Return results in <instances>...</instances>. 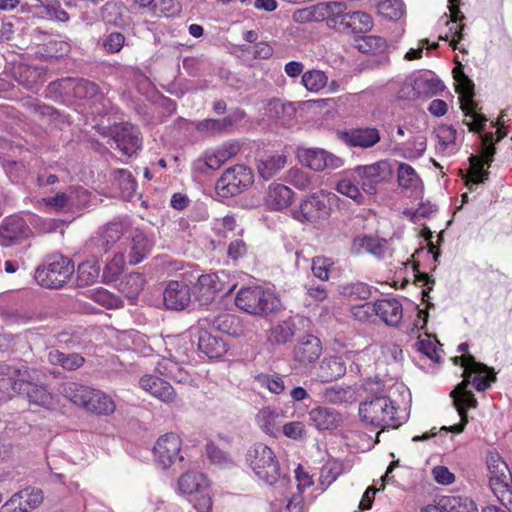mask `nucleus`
<instances>
[{
    "label": "nucleus",
    "instance_id": "obj_1",
    "mask_svg": "<svg viewBox=\"0 0 512 512\" xmlns=\"http://www.w3.org/2000/svg\"><path fill=\"white\" fill-rule=\"evenodd\" d=\"M396 415L397 408L387 396H377L359 405V416L362 422L375 428H397L401 422Z\"/></svg>",
    "mask_w": 512,
    "mask_h": 512
},
{
    "label": "nucleus",
    "instance_id": "obj_2",
    "mask_svg": "<svg viewBox=\"0 0 512 512\" xmlns=\"http://www.w3.org/2000/svg\"><path fill=\"white\" fill-rule=\"evenodd\" d=\"M235 305L248 314L266 316L277 309L279 300L273 292L263 287L249 286L237 292Z\"/></svg>",
    "mask_w": 512,
    "mask_h": 512
},
{
    "label": "nucleus",
    "instance_id": "obj_3",
    "mask_svg": "<svg viewBox=\"0 0 512 512\" xmlns=\"http://www.w3.org/2000/svg\"><path fill=\"white\" fill-rule=\"evenodd\" d=\"M453 77L456 83V92L459 94L461 109L467 117L471 118V122L467 124L470 131L484 130L488 119L484 114L477 112L476 103L473 100V81L464 73L462 65L453 69Z\"/></svg>",
    "mask_w": 512,
    "mask_h": 512
},
{
    "label": "nucleus",
    "instance_id": "obj_4",
    "mask_svg": "<svg viewBox=\"0 0 512 512\" xmlns=\"http://www.w3.org/2000/svg\"><path fill=\"white\" fill-rule=\"evenodd\" d=\"M247 461L256 476L272 485L280 477V467L272 449L263 443H256L247 452Z\"/></svg>",
    "mask_w": 512,
    "mask_h": 512
},
{
    "label": "nucleus",
    "instance_id": "obj_5",
    "mask_svg": "<svg viewBox=\"0 0 512 512\" xmlns=\"http://www.w3.org/2000/svg\"><path fill=\"white\" fill-rule=\"evenodd\" d=\"M253 181L252 170L243 164H237L222 173L215 184V191L220 197H233L246 191Z\"/></svg>",
    "mask_w": 512,
    "mask_h": 512
},
{
    "label": "nucleus",
    "instance_id": "obj_6",
    "mask_svg": "<svg viewBox=\"0 0 512 512\" xmlns=\"http://www.w3.org/2000/svg\"><path fill=\"white\" fill-rule=\"evenodd\" d=\"M335 198V194L324 191L312 193L301 201L297 210L293 211V218L308 223L327 219L331 212V200Z\"/></svg>",
    "mask_w": 512,
    "mask_h": 512
},
{
    "label": "nucleus",
    "instance_id": "obj_7",
    "mask_svg": "<svg viewBox=\"0 0 512 512\" xmlns=\"http://www.w3.org/2000/svg\"><path fill=\"white\" fill-rule=\"evenodd\" d=\"M374 314L387 325L397 326L403 317L402 304L395 298H385L374 303L366 302L354 308V315L360 320Z\"/></svg>",
    "mask_w": 512,
    "mask_h": 512
},
{
    "label": "nucleus",
    "instance_id": "obj_8",
    "mask_svg": "<svg viewBox=\"0 0 512 512\" xmlns=\"http://www.w3.org/2000/svg\"><path fill=\"white\" fill-rule=\"evenodd\" d=\"M496 152L493 143V133L489 132L482 137V150L480 156H470V169L465 177L466 186L472 190L474 185L484 183L488 179L489 172L485 166H490Z\"/></svg>",
    "mask_w": 512,
    "mask_h": 512
},
{
    "label": "nucleus",
    "instance_id": "obj_9",
    "mask_svg": "<svg viewBox=\"0 0 512 512\" xmlns=\"http://www.w3.org/2000/svg\"><path fill=\"white\" fill-rule=\"evenodd\" d=\"M77 99L92 100V113L107 115L111 103L102 94L98 93V87L85 79L66 77V95Z\"/></svg>",
    "mask_w": 512,
    "mask_h": 512
},
{
    "label": "nucleus",
    "instance_id": "obj_10",
    "mask_svg": "<svg viewBox=\"0 0 512 512\" xmlns=\"http://www.w3.org/2000/svg\"><path fill=\"white\" fill-rule=\"evenodd\" d=\"M489 472V487L498 501L512 489V474L506 462L496 452L486 456Z\"/></svg>",
    "mask_w": 512,
    "mask_h": 512
},
{
    "label": "nucleus",
    "instance_id": "obj_11",
    "mask_svg": "<svg viewBox=\"0 0 512 512\" xmlns=\"http://www.w3.org/2000/svg\"><path fill=\"white\" fill-rule=\"evenodd\" d=\"M34 279L46 289H59L64 285V255L52 253L37 266Z\"/></svg>",
    "mask_w": 512,
    "mask_h": 512
},
{
    "label": "nucleus",
    "instance_id": "obj_12",
    "mask_svg": "<svg viewBox=\"0 0 512 512\" xmlns=\"http://www.w3.org/2000/svg\"><path fill=\"white\" fill-rule=\"evenodd\" d=\"M353 171L362 190L373 195L377 192V185L392 176L393 168L390 161L380 160L370 165L356 166Z\"/></svg>",
    "mask_w": 512,
    "mask_h": 512
},
{
    "label": "nucleus",
    "instance_id": "obj_13",
    "mask_svg": "<svg viewBox=\"0 0 512 512\" xmlns=\"http://www.w3.org/2000/svg\"><path fill=\"white\" fill-rule=\"evenodd\" d=\"M235 286L226 287V283L217 273L202 274L197 277L194 294L201 305H208L215 300L218 293L230 294Z\"/></svg>",
    "mask_w": 512,
    "mask_h": 512
},
{
    "label": "nucleus",
    "instance_id": "obj_14",
    "mask_svg": "<svg viewBox=\"0 0 512 512\" xmlns=\"http://www.w3.org/2000/svg\"><path fill=\"white\" fill-rule=\"evenodd\" d=\"M469 381L460 382L451 392L450 396L453 398V403L458 411L461 421L458 424L450 426L449 428L443 427V430H449L454 433H461L464 431L468 423L467 410L477 406V399L474 394L469 391Z\"/></svg>",
    "mask_w": 512,
    "mask_h": 512
},
{
    "label": "nucleus",
    "instance_id": "obj_15",
    "mask_svg": "<svg viewBox=\"0 0 512 512\" xmlns=\"http://www.w3.org/2000/svg\"><path fill=\"white\" fill-rule=\"evenodd\" d=\"M111 138L124 155L131 156L141 147V137L139 129L131 123H121L114 125L109 130Z\"/></svg>",
    "mask_w": 512,
    "mask_h": 512
},
{
    "label": "nucleus",
    "instance_id": "obj_16",
    "mask_svg": "<svg viewBox=\"0 0 512 512\" xmlns=\"http://www.w3.org/2000/svg\"><path fill=\"white\" fill-rule=\"evenodd\" d=\"M43 501V492L36 487H26L14 493L1 507L0 512H29Z\"/></svg>",
    "mask_w": 512,
    "mask_h": 512
},
{
    "label": "nucleus",
    "instance_id": "obj_17",
    "mask_svg": "<svg viewBox=\"0 0 512 512\" xmlns=\"http://www.w3.org/2000/svg\"><path fill=\"white\" fill-rule=\"evenodd\" d=\"M180 449V437L174 433H167L157 440L153 451L156 461L162 468L166 469L174 464L176 460H183Z\"/></svg>",
    "mask_w": 512,
    "mask_h": 512
},
{
    "label": "nucleus",
    "instance_id": "obj_18",
    "mask_svg": "<svg viewBox=\"0 0 512 512\" xmlns=\"http://www.w3.org/2000/svg\"><path fill=\"white\" fill-rule=\"evenodd\" d=\"M163 300L165 307L169 310L186 309L192 301L189 284L183 279L169 281L163 292Z\"/></svg>",
    "mask_w": 512,
    "mask_h": 512
},
{
    "label": "nucleus",
    "instance_id": "obj_19",
    "mask_svg": "<svg viewBox=\"0 0 512 512\" xmlns=\"http://www.w3.org/2000/svg\"><path fill=\"white\" fill-rule=\"evenodd\" d=\"M322 354V344L319 338L308 334L301 337L293 349V360L300 367H308L315 363Z\"/></svg>",
    "mask_w": 512,
    "mask_h": 512
},
{
    "label": "nucleus",
    "instance_id": "obj_20",
    "mask_svg": "<svg viewBox=\"0 0 512 512\" xmlns=\"http://www.w3.org/2000/svg\"><path fill=\"white\" fill-rule=\"evenodd\" d=\"M342 142L350 147L371 148L380 140V131L371 126L351 128L339 133Z\"/></svg>",
    "mask_w": 512,
    "mask_h": 512
},
{
    "label": "nucleus",
    "instance_id": "obj_21",
    "mask_svg": "<svg viewBox=\"0 0 512 512\" xmlns=\"http://www.w3.org/2000/svg\"><path fill=\"white\" fill-rule=\"evenodd\" d=\"M299 158L303 164L314 171H323L326 168L336 169L343 164L341 158L318 148L302 150Z\"/></svg>",
    "mask_w": 512,
    "mask_h": 512
},
{
    "label": "nucleus",
    "instance_id": "obj_22",
    "mask_svg": "<svg viewBox=\"0 0 512 512\" xmlns=\"http://www.w3.org/2000/svg\"><path fill=\"white\" fill-rule=\"evenodd\" d=\"M0 390H20L23 381L30 379V370L23 363L8 364L0 362Z\"/></svg>",
    "mask_w": 512,
    "mask_h": 512
},
{
    "label": "nucleus",
    "instance_id": "obj_23",
    "mask_svg": "<svg viewBox=\"0 0 512 512\" xmlns=\"http://www.w3.org/2000/svg\"><path fill=\"white\" fill-rule=\"evenodd\" d=\"M140 387L164 403H172L176 392L171 384L154 375H144L139 380Z\"/></svg>",
    "mask_w": 512,
    "mask_h": 512
},
{
    "label": "nucleus",
    "instance_id": "obj_24",
    "mask_svg": "<svg viewBox=\"0 0 512 512\" xmlns=\"http://www.w3.org/2000/svg\"><path fill=\"white\" fill-rule=\"evenodd\" d=\"M37 380L36 371L30 370V379L23 381L20 390H15V393L25 394L30 403L37 404L44 407H50L53 403V397L45 387L35 383Z\"/></svg>",
    "mask_w": 512,
    "mask_h": 512
},
{
    "label": "nucleus",
    "instance_id": "obj_25",
    "mask_svg": "<svg viewBox=\"0 0 512 512\" xmlns=\"http://www.w3.org/2000/svg\"><path fill=\"white\" fill-rule=\"evenodd\" d=\"M153 242L142 231H134L126 251V259L130 265H136L151 252Z\"/></svg>",
    "mask_w": 512,
    "mask_h": 512
},
{
    "label": "nucleus",
    "instance_id": "obj_26",
    "mask_svg": "<svg viewBox=\"0 0 512 512\" xmlns=\"http://www.w3.org/2000/svg\"><path fill=\"white\" fill-rule=\"evenodd\" d=\"M28 226L21 218H8L0 226V244L11 246L19 243L27 235Z\"/></svg>",
    "mask_w": 512,
    "mask_h": 512
},
{
    "label": "nucleus",
    "instance_id": "obj_27",
    "mask_svg": "<svg viewBox=\"0 0 512 512\" xmlns=\"http://www.w3.org/2000/svg\"><path fill=\"white\" fill-rule=\"evenodd\" d=\"M346 373V363L341 356L324 357L317 369V378L322 383L335 381Z\"/></svg>",
    "mask_w": 512,
    "mask_h": 512
},
{
    "label": "nucleus",
    "instance_id": "obj_28",
    "mask_svg": "<svg viewBox=\"0 0 512 512\" xmlns=\"http://www.w3.org/2000/svg\"><path fill=\"white\" fill-rule=\"evenodd\" d=\"M293 196L294 192L286 185L273 183L269 186L265 203L269 209L280 211L291 205Z\"/></svg>",
    "mask_w": 512,
    "mask_h": 512
},
{
    "label": "nucleus",
    "instance_id": "obj_29",
    "mask_svg": "<svg viewBox=\"0 0 512 512\" xmlns=\"http://www.w3.org/2000/svg\"><path fill=\"white\" fill-rule=\"evenodd\" d=\"M102 20L112 26L123 27L129 22L127 7L120 1L111 0L101 8Z\"/></svg>",
    "mask_w": 512,
    "mask_h": 512
},
{
    "label": "nucleus",
    "instance_id": "obj_30",
    "mask_svg": "<svg viewBox=\"0 0 512 512\" xmlns=\"http://www.w3.org/2000/svg\"><path fill=\"white\" fill-rule=\"evenodd\" d=\"M309 417L318 430L334 429L341 422V415L334 408L324 406L311 409Z\"/></svg>",
    "mask_w": 512,
    "mask_h": 512
},
{
    "label": "nucleus",
    "instance_id": "obj_31",
    "mask_svg": "<svg viewBox=\"0 0 512 512\" xmlns=\"http://www.w3.org/2000/svg\"><path fill=\"white\" fill-rule=\"evenodd\" d=\"M283 414L277 409L264 407L256 414V423L260 429L270 436H276L280 432Z\"/></svg>",
    "mask_w": 512,
    "mask_h": 512
},
{
    "label": "nucleus",
    "instance_id": "obj_32",
    "mask_svg": "<svg viewBox=\"0 0 512 512\" xmlns=\"http://www.w3.org/2000/svg\"><path fill=\"white\" fill-rule=\"evenodd\" d=\"M373 26L372 18L365 12H350L348 16L341 19L339 30L346 33L361 34L369 31Z\"/></svg>",
    "mask_w": 512,
    "mask_h": 512
},
{
    "label": "nucleus",
    "instance_id": "obj_33",
    "mask_svg": "<svg viewBox=\"0 0 512 512\" xmlns=\"http://www.w3.org/2000/svg\"><path fill=\"white\" fill-rule=\"evenodd\" d=\"M85 410L97 415H110L116 405L112 398L100 390L92 388Z\"/></svg>",
    "mask_w": 512,
    "mask_h": 512
},
{
    "label": "nucleus",
    "instance_id": "obj_34",
    "mask_svg": "<svg viewBox=\"0 0 512 512\" xmlns=\"http://www.w3.org/2000/svg\"><path fill=\"white\" fill-rule=\"evenodd\" d=\"M198 348L209 358H219L227 351L225 341L221 337L212 335L207 331L200 332Z\"/></svg>",
    "mask_w": 512,
    "mask_h": 512
},
{
    "label": "nucleus",
    "instance_id": "obj_35",
    "mask_svg": "<svg viewBox=\"0 0 512 512\" xmlns=\"http://www.w3.org/2000/svg\"><path fill=\"white\" fill-rule=\"evenodd\" d=\"M266 113L270 119L284 126L295 116L296 109L292 103H284L279 99H272L267 105Z\"/></svg>",
    "mask_w": 512,
    "mask_h": 512
},
{
    "label": "nucleus",
    "instance_id": "obj_36",
    "mask_svg": "<svg viewBox=\"0 0 512 512\" xmlns=\"http://www.w3.org/2000/svg\"><path fill=\"white\" fill-rule=\"evenodd\" d=\"M208 487L206 476L199 472H187L178 481V488L181 493H201Z\"/></svg>",
    "mask_w": 512,
    "mask_h": 512
},
{
    "label": "nucleus",
    "instance_id": "obj_37",
    "mask_svg": "<svg viewBox=\"0 0 512 512\" xmlns=\"http://www.w3.org/2000/svg\"><path fill=\"white\" fill-rule=\"evenodd\" d=\"M287 163V157L283 154L269 156L265 159H260L257 162V171L259 176L264 180H270L280 170H282Z\"/></svg>",
    "mask_w": 512,
    "mask_h": 512
},
{
    "label": "nucleus",
    "instance_id": "obj_38",
    "mask_svg": "<svg viewBox=\"0 0 512 512\" xmlns=\"http://www.w3.org/2000/svg\"><path fill=\"white\" fill-rule=\"evenodd\" d=\"M435 135L438 139L437 149L440 152L454 154L458 150L456 142L458 132L453 126L440 125L436 128Z\"/></svg>",
    "mask_w": 512,
    "mask_h": 512
},
{
    "label": "nucleus",
    "instance_id": "obj_39",
    "mask_svg": "<svg viewBox=\"0 0 512 512\" xmlns=\"http://www.w3.org/2000/svg\"><path fill=\"white\" fill-rule=\"evenodd\" d=\"M145 283V277L141 273L132 272L121 279L118 290L127 298L135 299L143 290Z\"/></svg>",
    "mask_w": 512,
    "mask_h": 512
},
{
    "label": "nucleus",
    "instance_id": "obj_40",
    "mask_svg": "<svg viewBox=\"0 0 512 512\" xmlns=\"http://www.w3.org/2000/svg\"><path fill=\"white\" fill-rule=\"evenodd\" d=\"M295 329L290 320L279 322L269 329L268 341L272 345H284L294 337Z\"/></svg>",
    "mask_w": 512,
    "mask_h": 512
},
{
    "label": "nucleus",
    "instance_id": "obj_41",
    "mask_svg": "<svg viewBox=\"0 0 512 512\" xmlns=\"http://www.w3.org/2000/svg\"><path fill=\"white\" fill-rule=\"evenodd\" d=\"M321 9V15L323 20L331 22L338 29L341 27V19H344L349 15L347 12V6L343 2H326L319 3Z\"/></svg>",
    "mask_w": 512,
    "mask_h": 512
},
{
    "label": "nucleus",
    "instance_id": "obj_42",
    "mask_svg": "<svg viewBox=\"0 0 512 512\" xmlns=\"http://www.w3.org/2000/svg\"><path fill=\"white\" fill-rule=\"evenodd\" d=\"M398 185L406 190H417L421 184V178L415 169L407 163H399L397 169Z\"/></svg>",
    "mask_w": 512,
    "mask_h": 512
},
{
    "label": "nucleus",
    "instance_id": "obj_43",
    "mask_svg": "<svg viewBox=\"0 0 512 512\" xmlns=\"http://www.w3.org/2000/svg\"><path fill=\"white\" fill-rule=\"evenodd\" d=\"M156 370L161 375L170 377L178 383H186L190 380V375L177 362L168 358H163L159 361Z\"/></svg>",
    "mask_w": 512,
    "mask_h": 512
},
{
    "label": "nucleus",
    "instance_id": "obj_44",
    "mask_svg": "<svg viewBox=\"0 0 512 512\" xmlns=\"http://www.w3.org/2000/svg\"><path fill=\"white\" fill-rule=\"evenodd\" d=\"M355 47L361 53H382L387 49V42L381 36L366 35L355 39Z\"/></svg>",
    "mask_w": 512,
    "mask_h": 512
},
{
    "label": "nucleus",
    "instance_id": "obj_45",
    "mask_svg": "<svg viewBox=\"0 0 512 512\" xmlns=\"http://www.w3.org/2000/svg\"><path fill=\"white\" fill-rule=\"evenodd\" d=\"M113 179L121 191L122 197L131 198L137 186L132 174L125 169H116L113 172Z\"/></svg>",
    "mask_w": 512,
    "mask_h": 512
},
{
    "label": "nucleus",
    "instance_id": "obj_46",
    "mask_svg": "<svg viewBox=\"0 0 512 512\" xmlns=\"http://www.w3.org/2000/svg\"><path fill=\"white\" fill-rule=\"evenodd\" d=\"M92 393V388L78 383H70L66 390V399H69L75 406L85 410L87 400Z\"/></svg>",
    "mask_w": 512,
    "mask_h": 512
},
{
    "label": "nucleus",
    "instance_id": "obj_47",
    "mask_svg": "<svg viewBox=\"0 0 512 512\" xmlns=\"http://www.w3.org/2000/svg\"><path fill=\"white\" fill-rule=\"evenodd\" d=\"M233 126V119L228 116L222 119H205L195 125L197 131L202 133H220Z\"/></svg>",
    "mask_w": 512,
    "mask_h": 512
},
{
    "label": "nucleus",
    "instance_id": "obj_48",
    "mask_svg": "<svg viewBox=\"0 0 512 512\" xmlns=\"http://www.w3.org/2000/svg\"><path fill=\"white\" fill-rule=\"evenodd\" d=\"M301 81L308 91L318 92L328 83V76L321 70L312 69L303 73Z\"/></svg>",
    "mask_w": 512,
    "mask_h": 512
},
{
    "label": "nucleus",
    "instance_id": "obj_49",
    "mask_svg": "<svg viewBox=\"0 0 512 512\" xmlns=\"http://www.w3.org/2000/svg\"><path fill=\"white\" fill-rule=\"evenodd\" d=\"M467 379L469 380L468 386L472 384L477 391L482 392L488 389L497 378L494 369L488 366V371L468 372Z\"/></svg>",
    "mask_w": 512,
    "mask_h": 512
},
{
    "label": "nucleus",
    "instance_id": "obj_50",
    "mask_svg": "<svg viewBox=\"0 0 512 512\" xmlns=\"http://www.w3.org/2000/svg\"><path fill=\"white\" fill-rule=\"evenodd\" d=\"M90 200V194L84 189H73L68 194L66 193V211L73 213L80 211L85 207Z\"/></svg>",
    "mask_w": 512,
    "mask_h": 512
},
{
    "label": "nucleus",
    "instance_id": "obj_51",
    "mask_svg": "<svg viewBox=\"0 0 512 512\" xmlns=\"http://www.w3.org/2000/svg\"><path fill=\"white\" fill-rule=\"evenodd\" d=\"M123 234V227L120 223H109L102 234L97 238L99 246L103 247L104 252L107 251V246L116 243Z\"/></svg>",
    "mask_w": 512,
    "mask_h": 512
},
{
    "label": "nucleus",
    "instance_id": "obj_52",
    "mask_svg": "<svg viewBox=\"0 0 512 512\" xmlns=\"http://www.w3.org/2000/svg\"><path fill=\"white\" fill-rule=\"evenodd\" d=\"M378 12L389 20H397L404 13V5L402 0H384L378 6Z\"/></svg>",
    "mask_w": 512,
    "mask_h": 512
},
{
    "label": "nucleus",
    "instance_id": "obj_53",
    "mask_svg": "<svg viewBox=\"0 0 512 512\" xmlns=\"http://www.w3.org/2000/svg\"><path fill=\"white\" fill-rule=\"evenodd\" d=\"M335 189L340 194L354 200L357 204H362L364 202V197L361 194L358 185L355 184L351 179L343 178L338 180L335 185Z\"/></svg>",
    "mask_w": 512,
    "mask_h": 512
},
{
    "label": "nucleus",
    "instance_id": "obj_54",
    "mask_svg": "<svg viewBox=\"0 0 512 512\" xmlns=\"http://www.w3.org/2000/svg\"><path fill=\"white\" fill-rule=\"evenodd\" d=\"M454 363L459 364L464 368L463 381H469L467 379L468 372H484L488 371V366L484 363L478 362L475 360V357L471 354H466L463 356H456L454 358Z\"/></svg>",
    "mask_w": 512,
    "mask_h": 512
},
{
    "label": "nucleus",
    "instance_id": "obj_55",
    "mask_svg": "<svg viewBox=\"0 0 512 512\" xmlns=\"http://www.w3.org/2000/svg\"><path fill=\"white\" fill-rule=\"evenodd\" d=\"M100 269L95 264L83 262L77 268V280L79 286L93 283L99 276Z\"/></svg>",
    "mask_w": 512,
    "mask_h": 512
},
{
    "label": "nucleus",
    "instance_id": "obj_56",
    "mask_svg": "<svg viewBox=\"0 0 512 512\" xmlns=\"http://www.w3.org/2000/svg\"><path fill=\"white\" fill-rule=\"evenodd\" d=\"M125 264L124 254L120 253L113 257L111 261H109L103 270V281L105 283H110L116 280L118 275L123 271Z\"/></svg>",
    "mask_w": 512,
    "mask_h": 512
},
{
    "label": "nucleus",
    "instance_id": "obj_57",
    "mask_svg": "<svg viewBox=\"0 0 512 512\" xmlns=\"http://www.w3.org/2000/svg\"><path fill=\"white\" fill-rule=\"evenodd\" d=\"M414 88L418 94L435 95L443 90L444 86L437 78L420 76L416 79Z\"/></svg>",
    "mask_w": 512,
    "mask_h": 512
},
{
    "label": "nucleus",
    "instance_id": "obj_58",
    "mask_svg": "<svg viewBox=\"0 0 512 512\" xmlns=\"http://www.w3.org/2000/svg\"><path fill=\"white\" fill-rule=\"evenodd\" d=\"M321 9L319 3L316 5H313L311 7H307L304 9L296 10L292 18L296 23H309V22H319L323 21L322 15H321Z\"/></svg>",
    "mask_w": 512,
    "mask_h": 512
},
{
    "label": "nucleus",
    "instance_id": "obj_59",
    "mask_svg": "<svg viewBox=\"0 0 512 512\" xmlns=\"http://www.w3.org/2000/svg\"><path fill=\"white\" fill-rule=\"evenodd\" d=\"M215 326L223 333L236 336L241 332L239 319L231 314L219 316L215 320Z\"/></svg>",
    "mask_w": 512,
    "mask_h": 512
},
{
    "label": "nucleus",
    "instance_id": "obj_60",
    "mask_svg": "<svg viewBox=\"0 0 512 512\" xmlns=\"http://www.w3.org/2000/svg\"><path fill=\"white\" fill-rule=\"evenodd\" d=\"M445 507L449 512H477L474 501L462 497L449 498L445 503Z\"/></svg>",
    "mask_w": 512,
    "mask_h": 512
},
{
    "label": "nucleus",
    "instance_id": "obj_61",
    "mask_svg": "<svg viewBox=\"0 0 512 512\" xmlns=\"http://www.w3.org/2000/svg\"><path fill=\"white\" fill-rule=\"evenodd\" d=\"M222 165L220 159L213 152L195 160L193 162V170L199 173H206L208 170H217Z\"/></svg>",
    "mask_w": 512,
    "mask_h": 512
},
{
    "label": "nucleus",
    "instance_id": "obj_62",
    "mask_svg": "<svg viewBox=\"0 0 512 512\" xmlns=\"http://www.w3.org/2000/svg\"><path fill=\"white\" fill-rule=\"evenodd\" d=\"M35 227L39 232L47 234L60 232L64 234V220L53 218H38L35 220Z\"/></svg>",
    "mask_w": 512,
    "mask_h": 512
},
{
    "label": "nucleus",
    "instance_id": "obj_63",
    "mask_svg": "<svg viewBox=\"0 0 512 512\" xmlns=\"http://www.w3.org/2000/svg\"><path fill=\"white\" fill-rule=\"evenodd\" d=\"M257 379L259 383L266 386L271 393L280 394L285 390L284 380L279 375L261 374Z\"/></svg>",
    "mask_w": 512,
    "mask_h": 512
},
{
    "label": "nucleus",
    "instance_id": "obj_64",
    "mask_svg": "<svg viewBox=\"0 0 512 512\" xmlns=\"http://www.w3.org/2000/svg\"><path fill=\"white\" fill-rule=\"evenodd\" d=\"M332 261L326 257H315L312 260V272L315 277L322 281H326L329 278V269L332 266Z\"/></svg>",
    "mask_w": 512,
    "mask_h": 512
}]
</instances>
